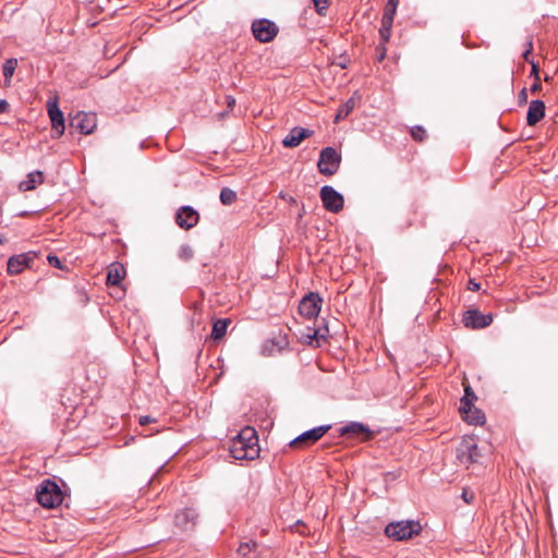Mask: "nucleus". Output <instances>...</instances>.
Returning a JSON list of instances; mask_svg holds the SVG:
<instances>
[{
    "label": "nucleus",
    "mask_w": 558,
    "mask_h": 558,
    "mask_svg": "<svg viewBox=\"0 0 558 558\" xmlns=\"http://www.w3.org/2000/svg\"><path fill=\"white\" fill-rule=\"evenodd\" d=\"M230 454L235 460H253L259 453L258 438L252 427L243 428L236 437L231 440Z\"/></svg>",
    "instance_id": "f257e3e1"
},
{
    "label": "nucleus",
    "mask_w": 558,
    "mask_h": 558,
    "mask_svg": "<svg viewBox=\"0 0 558 558\" xmlns=\"http://www.w3.org/2000/svg\"><path fill=\"white\" fill-rule=\"evenodd\" d=\"M37 501L45 508L52 509L60 506L64 495L60 486L52 480H44L36 489Z\"/></svg>",
    "instance_id": "f03ea898"
},
{
    "label": "nucleus",
    "mask_w": 558,
    "mask_h": 558,
    "mask_svg": "<svg viewBox=\"0 0 558 558\" xmlns=\"http://www.w3.org/2000/svg\"><path fill=\"white\" fill-rule=\"evenodd\" d=\"M422 526L416 521H398L386 525L385 534L393 541H407L417 535Z\"/></svg>",
    "instance_id": "7ed1b4c3"
},
{
    "label": "nucleus",
    "mask_w": 558,
    "mask_h": 558,
    "mask_svg": "<svg viewBox=\"0 0 558 558\" xmlns=\"http://www.w3.org/2000/svg\"><path fill=\"white\" fill-rule=\"evenodd\" d=\"M251 31L257 41L266 44L277 37L279 27L268 19H257L252 22Z\"/></svg>",
    "instance_id": "20e7f679"
},
{
    "label": "nucleus",
    "mask_w": 558,
    "mask_h": 558,
    "mask_svg": "<svg viewBox=\"0 0 558 558\" xmlns=\"http://www.w3.org/2000/svg\"><path fill=\"white\" fill-rule=\"evenodd\" d=\"M481 458L480 449L474 438L465 436L457 448V459L461 464L469 468L470 464L477 463Z\"/></svg>",
    "instance_id": "39448f33"
},
{
    "label": "nucleus",
    "mask_w": 558,
    "mask_h": 558,
    "mask_svg": "<svg viewBox=\"0 0 558 558\" xmlns=\"http://www.w3.org/2000/svg\"><path fill=\"white\" fill-rule=\"evenodd\" d=\"M341 162V155L333 147H326L322 149L317 162L318 170L324 175L335 174Z\"/></svg>",
    "instance_id": "423d86ee"
},
{
    "label": "nucleus",
    "mask_w": 558,
    "mask_h": 558,
    "mask_svg": "<svg viewBox=\"0 0 558 558\" xmlns=\"http://www.w3.org/2000/svg\"><path fill=\"white\" fill-rule=\"evenodd\" d=\"M38 257L35 251L11 256L7 263V272L11 276L21 274L24 269L32 268Z\"/></svg>",
    "instance_id": "0eeeda50"
},
{
    "label": "nucleus",
    "mask_w": 558,
    "mask_h": 558,
    "mask_svg": "<svg viewBox=\"0 0 558 558\" xmlns=\"http://www.w3.org/2000/svg\"><path fill=\"white\" fill-rule=\"evenodd\" d=\"M331 428V425H320L317 427H314L310 430H306L292 439L289 444L292 448H305L308 447L316 441H318L329 429Z\"/></svg>",
    "instance_id": "6e6552de"
},
{
    "label": "nucleus",
    "mask_w": 558,
    "mask_h": 558,
    "mask_svg": "<svg viewBox=\"0 0 558 558\" xmlns=\"http://www.w3.org/2000/svg\"><path fill=\"white\" fill-rule=\"evenodd\" d=\"M320 198L324 208L329 213L337 214L343 209L344 198L332 186L324 185L320 189Z\"/></svg>",
    "instance_id": "1a4fd4ad"
},
{
    "label": "nucleus",
    "mask_w": 558,
    "mask_h": 558,
    "mask_svg": "<svg viewBox=\"0 0 558 558\" xmlns=\"http://www.w3.org/2000/svg\"><path fill=\"white\" fill-rule=\"evenodd\" d=\"M47 111L51 121L53 137H60L63 135L65 126H64V117L63 112L59 108L58 96L49 98L47 101Z\"/></svg>",
    "instance_id": "9d476101"
},
{
    "label": "nucleus",
    "mask_w": 558,
    "mask_h": 558,
    "mask_svg": "<svg viewBox=\"0 0 558 558\" xmlns=\"http://www.w3.org/2000/svg\"><path fill=\"white\" fill-rule=\"evenodd\" d=\"M323 299L318 293L310 292L299 304V313L301 316L312 319L318 316L322 308Z\"/></svg>",
    "instance_id": "9b49d317"
},
{
    "label": "nucleus",
    "mask_w": 558,
    "mask_h": 558,
    "mask_svg": "<svg viewBox=\"0 0 558 558\" xmlns=\"http://www.w3.org/2000/svg\"><path fill=\"white\" fill-rule=\"evenodd\" d=\"M462 323L469 329H482L493 323V315L482 314L478 310L471 308L464 312Z\"/></svg>",
    "instance_id": "f8f14e48"
},
{
    "label": "nucleus",
    "mask_w": 558,
    "mask_h": 558,
    "mask_svg": "<svg viewBox=\"0 0 558 558\" xmlns=\"http://www.w3.org/2000/svg\"><path fill=\"white\" fill-rule=\"evenodd\" d=\"M71 126L82 134H92L97 126L96 114L93 112H77L71 120Z\"/></svg>",
    "instance_id": "ddd939ff"
},
{
    "label": "nucleus",
    "mask_w": 558,
    "mask_h": 558,
    "mask_svg": "<svg viewBox=\"0 0 558 558\" xmlns=\"http://www.w3.org/2000/svg\"><path fill=\"white\" fill-rule=\"evenodd\" d=\"M199 214L191 206H182L175 215L177 225L185 230L195 227L198 223Z\"/></svg>",
    "instance_id": "4468645a"
},
{
    "label": "nucleus",
    "mask_w": 558,
    "mask_h": 558,
    "mask_svg": "<svg viewBox=\"0 0 558 558\" xmlns=\"http://www.w3.org/2000/svg\"><path fill=\"white\" fill-rule=\"evenodd\" d=\"M289 339L288 335L283 332H279L274 336L270 340L266 341L263 345V354L264 355H274L275 353H280L283 350L288 349Z\"/></svg>",
    "instance_id": "2eb2a0df"
},
{
    "label": "nucleus",
    "mask_w": 558,
    "mask_h": 558,
    "mask_svg": "<svg viewBox=\"0 0 558 558\" xmlns=\"http://www.w3.org/2000/svg\"><path fill=\"white\" fill-rule=\"evenodd\" d=\"M197 513L193 508H185L174 515V525L182 530L189 531L196 525Z\"/></svg>",
    "instance_id": "dca6fc26"
},
{
    "label": "nucleus",
    "mask_w": 558,
    "mask_h": 558,
    "mask_svg": "<svg viewBox=\"0 0 558 558\" xmlns=\"http://www.w3.org/2000/svg\"><path fill=\"white\" fill-rule=\"evenodd\" d=\"M545 109L546 107L543 100H532L526 114L527 125H536L545 117Z\"/></svg>",
    "instance_id": "f3484780"
},
{
    "label": "nucleus",
    "mask_w": 558,
    "mask_h": 558,
    "mask_svg": "<svg viewBox=\"0 0 558 558\" xmlns=\"http://www.w3.org/2000/svg\"><path fill=\"white\" fill-rule=\"evenodd\" d=\"M312 132L304 128H293L289 134L283 138L282 144L286 147H296L303 140L310 137Z\"/></svg>",
    "instance_id": "a211bd4d"
},
{
    "label": "nucleus",
    "mask_w": 558,
    "mask_h": 558,
    "mask_svg": "<svg viewBox=\"0 0 558 558\" xmlns=\"http://www.w3.org/2000/svg\"><path fill=\"white\" fill-rule=\"evenodd\" d=\"M125 269L122 264L113 263L109 266L106 282L108 286H119L125 277Z\"/></svg>",
    "instance_id": "6ab92c4d"
},
{
    "label": "nucleus",
    "mask_w": 558,
    "mask_h": 558,
    "mask_svg": "<svg viewBox=\"0 0 558 558\" xmlns=\"http://www.w3.org/2000/svg\"><path fill=\"white\" fill-rule=\"evenodd\" d=\"M362 434H366L367 437H369L371 432L366 425H364L363 423H359V422H351V423L347 424L345 426H342L339 429L340 436L348 435L351 437H355V436H360Z\"/></svg>",
    "instance_id": "aec40b11"
},
{
    "label": "nucleus",
    "mask_w": 558,
    "mask_h": 558,
    "mask_svg": "<svg viewBox=\"0 0 558 558\" xmlns=\"http://www.w3.org/2000/svg\"><path fill=\"white\" fill-rule=\"evenodd\" d=\"M462 418L473 425H483L485 423V414L473 404L470 405V410H459Z\"/></svg>",
    "instance_id": "412c9836"
},
{
    "label": "nucleus",
    "mask_w": 558,
    "mask_h": 558,
    "mask_svg": "<svg viewBox=\"0 0 558 558\" xmlns=\"http://www.w3.org/2000/svg\"><path fill=\"white\" fill-rule=\"evenodd\" d=\"M44 181V174L41 171L36 170L27 174V178L20 182L19 189L21 191H32Z\"/></svg>",
    "instance_id": "4be33fe9"
},
{
    "label": "nucleus",
    "mask_w": 558,
    "mask_h": 558,
    "mask_svg": "<svg viewBox=\"0 0 558 558\" xmlns=\"http://www.w3.org/2000/svg\"><path fill=\"white\" fill-rule=\"evenodd\" d=\"M356 100L354 96L349 98L343 105H341L337 111V114L335 117V122L338 123L340 120L345 119L355 108Z\"/></svg>",
    "instance_id": "5701e85b"
},
{
    "label": "nucleus",
    "mask_w": 558,
    "mask_h": 558,
    "mask_svg": "<svg viewBox=\"0 0 558 558\" xmlns=\"http://www.w3.org/2000/svg\"><path fill=\"white\" fill-rule=\"evenodd\" d=\"M229 324H230V319H228V318L217 319L213 325L211 338L214 340L221 339L226 335Z\"/></svg>",
    "instance_id": "b1692460"
},
{
    "label": "nucleus",
    "mask_w": 558,
    "mask_h": 558,
    "mask_svg": "<svg viewBox=\"0 0 558 558\" xmlns=\"http://www.w3.org/2000/svg\"><path fill=\"white\" fill-rule=\"evenodd\" d=\"M464 385V396L460 400V408L459 410H470V405L474 403V401L477 399L475 392L471 388L469 384Z\"/></svg>",
    "instance_id": "393cba45"
},
{
    "label": "nucleus",
    "mask_w": 558,
    "mask_h": 558,
    "mask_svg": "<svg viewBox=\"0 0 558 558\" xmlns=\"http://www.w3.org/2000/svg\"><path fill=\"white\" fill-rule=\"evenodd\" d=\"M393 19L388 16H383L381 26L379 28V37L383 43H388L391 36Z\"/></svg>",
    "instance_id": "a878e982"
},
{
    "label": "nucleus",
    "mask_w": 558,
    "mask_h": 558,
    "mask_svg": "<svg viewBox=\"0 0 558 558\" xmlns=\"http://www.w3.org/2000/svg\"><path fill=\"white\" fill-rule=\"evenodd\" d=\"M16 66H17V59H15V58L8 59L4 62V64L2 65V74L4 75L5 81H8L12 77Z\"/></svg>",
    "instance_id": "bb28decb"
},
{
    "label": "nucleus",
    "mask_w": 558,
    "mask_h": 558,
    "mask_svg": "<svg viewBox=\"0 0 558 558\" xmlns=\"http://www.w3.org/2000/svg\"><path fill=\"white\" fill-rule=\"evenodd\" d=\"M220 202L223 204V205H231L233 204L235 201H236V193L229 189V187H223L221 191H220Z\"/></svg>",
    "instance_id": "cd10ccee"
},
{
    "label": "nucleus",
    "mask_w": 558,
    "mask_h": 558,
    "mask_svg": "<svg viewBox=\"0 0 558 558\" xmlns=\"http://www.w3.org/2000/svg\"><path fill=\"white\" fill-rule=\"evenodd\" d=\"M398 3H399V0H388L386 3V7L384 9L383 16H388V17L395 19Z\"/></svg>",
    "instance_id": "c85d7f7f"
},
{
    "label": "nucleus",
    "mask_w": 558,
    "mask_h": 558,
    "mask_svg": "<svg viewBox=\"0 0 558 558\" xmlns=\"http://www.w3.org/2000/svg\"><path fill=\"white\" fill-rule=\"evenodd\" d=\"M316 12L319 15H325L327 9L329 8L330 0H313Z\"/></svg>",
    "instance_id": "c756f323"
},
{
    "label": "nucleus",
    "mask_w": 558,
    "mask_h": 558,
    "mask_svg": "<svg viewBox=\"0 0 558 558\" xmlns=\"http://www.w3.org/2000/svg\"><path fill=\"white\" fill-rule=\"evenodd\" d=\"M411 135L413 140L423 142L426 138V131L424 128L416 125L411 129Z\"/></svg>",
    "instance_id": "7c9ffc66"
},
{
    "label": "nucleus",
    "mask_w": 558,
    "mask_h": 558,
    "mask_svg": "<svg viewBox=\"0 0 558 558\" xmlns=\"http://www.w3.org/2000/svg\"><path fill=\"white\" fill-rule=\"evenodd\" d=\"M308 333L304 335L306 337V343L308 344H313V341L316 340L318 342V339L319 338H324L325 339V336L324 335H319V331L317 329H311L308 328Z\"/></svg>",
    "instance_id": "2f4dec72"
},
{
    "label": "nucleus",
    "mask_w": 558,
    "mask_h": 558,
    "mask_svg": "<svg viewBox=\"0 0 558 558\" xmlns=\"http://www.w3.org/2000/svg\"><path fill=\"white\" fill-rule=\"evenodd\" d=\"M179 256L184 260H189L190 258L193 257L192 247L190 245H182L180 247Z\"/></svg>",
    "instance_id": "473e14b6"
},
{
    "label": "nucleus",
    "mask_w": 558,
    "mask_h": 558,
    "mask_svg": "<svg viewBox=\"0 0 558 558\" xmlns=\"http://www.w3.org/2000/svg\"><path fill=\"white\" fill-rule=\"evenodd\" d=\"M255 547H256V543L255 542H245V543L240 544L238 550H239L240 554L245 556Z\"/></svg>",
    "instance_id": "72a5a7b5"
},
{
    "label": "nucleus",
    "mask_w": 558,
    "mask_h": 558,
    "mask_svg": "<svg viewBox=\"0 0 558 558\" xmlns=\"http://www.w3.org/2000/svg\"><path fill=\"white\" fill-rule=\"evenodd\" d=\"M47 260H48V263H49V265H50L51 267H54V268H58V269H63V268H64V266H63L62 262H61V260H60V258H59L58 256H56V255L49 254V255L47 256Z\"/></svg>",
    "instance_id": "f704fd0d"
},
{
    "label": "nucleus",
    "mask_w": 558,
    "mask_h": 558,
    "mask_svg": "<svg viewBox=\"0 0 558 558\" xmlns=\"http://www.w3.org/2000/svg\"><path fill=\"white\" fill-rule=\"evenodd\" d=\"M532 50H533V39H532V37H529V39L526 41V48L523 51L522 57L525 61H527L530 63L532 61V60H530V54L532 53Z\"/></svg>",
    "instance_id": "c9c22d12"
},
{
    "label": "nucleus",
    "mask_w": 558,
    "mask_h": 558,
    "mask_svg": "<svg viewBox=\"0 0 558 558\" xmlns=\"http://www.w3.org/2000/svg\"><path fill=\"white\" fill-rule=\"evenodd\" d=\"M387 43H383L380 40V44L377 46L376 51L378 53L377 59L379 62H381L386 58V45Z\"/></svg>",
    "instance_id": "e433bc0d"
},
{
    "label": "nucleus",
    "mask_w": 558,
    "mask_h": 558,
    "mask_svg": "<svg viewBox=\"0 0 558 558\" xmlns=\"http://www.w3.org/2000/svg\"><path fill=\"white\" fill-rule=\"evenodd\" d=\"M531 65H532V69H531L530 76L533 77L535 81H539L541 76H539V70H538L537 63H535L534 61H531Z\"/></svg>",
    "instance_id": "4c0bfd02"
},
{
    "label": "nucleus",
    "mask_w": 558,
    "mask_h": 558,
    "mask_svg": "<svg viewBox=\"0 0 558 558\" xmlns=\"http://www.w3.org/2000/svg\"><path fill=\"white\" fill-rule=\"evenodd\" d=\"M518 102L519 105H524L527 102V89L523 87L518 94Z\"/></svg>",
    "instance_id": "58836bf2"
},
{
    "label": "nucleus",
    "mask_w": 558,
    "mask_h": 558,
    "mask_svg": "<svg viewBox=\"0 0 558 558\" xmlns=\"http://www.w3.org/2000/svg\"><path fill=\"white\" fill-rule=\"evenodd\" d=\"M461 497L466 504H471L474 500V493L469 489H463Z\"/></svg>",
    "instance_id": "ea45409f"
},
{
    "label": "nucleus",
    "mask_w": 558,
    "mask_h": 558,
    "mask_svg": "<svg viewBox=\"0 0 558 558\" xmlns=\"http://www.w3.org/2000/svg\"><path fill=\"white\" fill-rule=\"evenodd\" d=\"M154 422H156V418H154V417H151V416H149V415H143V416H141V417H140V420H138V423H140L142 426H145V425H147V424H149V423H154Z\"/></svg>",
    "instance_id": "a19ab883"
},
{
    "label": "nucleus",
    "mask_w": 558,
    "mask_h": 558,
    "mask_svg": "<svg viewBox=\"0 0 558 558\" xmlns=\"http://www.w3.org/2000/svg\"><path fill=\"white\" fill-rule=\"evenodd\" d=\"M468 289L470 291H478L481 289V284L475 279H470L468 282Z\"/></svg>",
    "instance_id": "79ce46f5"
},
{
    "label": "nucleus",
    "mask_w": 558,
    "mask_h": 558,
    "mask_svg": "<svg viewBox=\"0 0 558 558\" xmlns=\"http://www.w3.org/2000/svg\"><path fill=\"white\" fill-rule=\"evenodd\" d=\"M530 90L532 94H536V93L541 92L542 90L541 80L539 81L534 80V83L531 85Z\"/></svg>",
    "instance_id": "37998d69"
},
{
    "label": "nucleus",
    "mask_w": 558,
    "mask_h": 558,
    "mask_svg": "<svg viewBox=\"0 0 558 558\" xmlns=\"http://www.w3.org/2000/svg\"><path fill=\"white\" fill-rule=\"evenodd\" d=\"M228 107H233L235 105V99L232 96L227 97Z\"/></svg>",
    "instance_id": "c03bdc74"
},
{
    "label": "nucleus",
    "mask_w": 558,
    "mask_h": 558,
    "mask_svg": "<svg viewBox=\"0 0 558 558\" xmlns=\"http://www.w3.org/2000/svg\"><path fill=\"white\" fill-rule=\"evenodd\" d=\"M8 107H9V104L4 99H2V102H1L2 112L7 111Z\"/></svg>",
    "instance_id": "a18cd8bd"
},
{
    "label": "nucleus",
    "mask_w": 558,
    "mask_h": 558,
    "mask_svg": "<svg viewBox=\"0 0 558 558\" xmlns=\"http://www.w3.org/2000/svg\"><path fill=\"white\" fill-rule=\"evenodd\" d=\"M550 81V77L548 75L545 76V82Z\"/></svg>",
    "instance_id": "49530a36"
}]
</instances>
